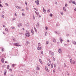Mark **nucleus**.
Returning a JSON list of instances; mask_svg holds the SVG:
<instances>
[{
  "mask_svg": "<svg viewBox=\"0 0 76 76\" xmlns=\"http://www.w3.org/2000/svg\"><path fill=\"white\" fill-rule=\"evenodd\" d=\"M49 54H50V55H53V54H54V52H53L51 50H50L49 51Z\"/></svg>",
  "mask_w": 76,
  "mask_h": 76,
  "instance_id": "nucleus-1",
  "label": "nucleus"
},
{
  "mask_svg": "<svg viewBox=\"0 0 76 76\" xmlns=\"http://www.w3.org/2000/svg\"><path fill=\"white\" fill-rule=\"evenodd\" d=\"M70 61L71 64H75V62L74 61H73L72 62V60L70 59Z\"/></svg>",
  "mask_w": 76,
  "mask_h": 76,
  "instance_id": "nucleus-2",
  "label": "nucleus"
},
{
  "mask_svg": "<svg viewBox=\"0 0 76 76\" xmlns=\"http://www.w3.org/2000/svg\"><path fill=\"white\" fill-rule=\"evenodd\" d=\"M14 45H15V46H17V47H18V46H19V43H14Z\"/></svg>",
  "mask_w": 76,
  "mask_h": 76,
  "instance_id": "nucleus-3",
  "label": "nucleus"
},
{
  "mask_svg": "<svg viewBox=\"0 0 76 76\" xmlns=\"http://www.w3.org/2000/svg\"><path fill=\"white\" fill-rule=\"evenodd\" d=\"M35 3L37 4V5H39V1H35Z\"/></svg>",
  "mask_w": 76,
  "mask_h": 76,
  "instance_id": "nucleus-4",
  "label": "nucleus"
},
{
  "mask_svg": "<svg viewBox=\"0 0 76 76\" xmlns=\"http://www.w3.org/2000/svg\"><path fill=\"white\" fill-rule=\"evenodd\" d=\"M1 62H2V63H4V58H2L1 59Z\"/></svg>",
  "mask_w": 76,
  "mask_h": 76,
  "instance_id": "nucleus-5",
  "label": "nucleus"
},
{
  "mask_svg": "<svg viewBox=\"0 0 76 76\" xmlns=\"http://www.w3.org/2000/svg\"><path fill=\"white\" fill-rule=\"evenodd\" d=\"M26 36H27V37H29L30 35H29V34L28 33H26Z\"/></svg>",
  "mask_w": 76,
  "mask_h": 76,
  "instance_id": "nucleus-6",
  "label": "nucleus"
},
{
  "mask_svg": "<svg viewBox=\"0 0 76 76\" xmlns=\"http://www.w3.org/2000/svg\"><path fill=\"white\" fill-rule=\"evenodd\" d=\"M37 48L38 50H41L42 49V48L41 47H38Z\"/></svg>",
  "mask_w": 76,
  "mask_h": 76,
  "instance_id": "nucleus-7",
  "label": "nucleus"
},
{
  "mask_svg": "<svg viewBox=\"0 0 76 76\" xmlns=\"http://www.w3.org/2000/svg\"><path fill=\"white\" fill-rule=\"evenodd\" d=\"M58 52L59 53H61V49H59L58 50Z\"/></svg>",
  "mask_w": 76,
  "mask_h": 76,
  "instance_id": "nucleus-8",
  "label": "nucleus"
},
{
  "mask_svg": "<svg viewBox=\"0 0 76 76\" xmlns=\"http://www.w3.org/2000/svg\"><path fill=\"white\" fill-rule=\"evenodd\" d=\"M43 11L44 13H46V10H45V9H44V8H43Z\"/></svg>",
  "mask_w": 76,
  "mask_h": 76,
  "instance_id": "nucleus-9",
  "label": "nucleus"
},
{
  "mask_svg": "<svg viewBox=\"0 0 76 76\" xmlns=\"http://www.w3.org/2000/svg\"><path fill=\"white\" fill-rule=\"evenodd\" d=\"M40 69L39 68V66H37V70H39Z\"/></svg>",
  "mask_w": 76,
  "mask_h": 76,
  "instance_id": "nucleus-10",
  "label": "nucleus"
},
{
  "mask_svg": "<svg viewBox=\"0 0 76 76\" xmlns=\"http://www.w3.org/2000/svg\"><path fill=\"white\" fill-rule=\"evenodd\" d=\"M53 41L54 42H56V40L55 39H53Z\"/></svg>",
  "mask_w": 76,
  "mask_h": 76,
  "instance_id": "nucleus-11",
  "label": "nucleus"
},
{
  "mask_svg": "<svg viewBox=\"0 0 76 76\" xmlns=\"http://www.w3.org/2000/svg\"><path fill=\"white\" fill-rule=\"evenodd\" d=\"M60 41L61 42H63V39H61V37L60 38Z\"/></svg>",
  "mask_w": 76,
  "mask_h": 76,
  "instance_id": "nucleus-12",
  "label": "nucleus"
},
{
  "mask_svg": "<svg viewBox=\"0 0 76 76\" xmlns=\"http://www.w3.org/2000/svg\"><path fill=\"white\" fill-rule=\"evenodd\" d=\"M16 7L17 9H20V7H18V6H16Z\"/></svg>",
  "mask_w": 76,
  "mask_h": 76,
  "instance_id": "nucleus-13",
  "label": "nucleus"
},
{
  "mask_svg": "<svg viewBox=\"0 0 76 76\" xmlns=\"http://www.w3.org/2000/svg\"><path fill=\"white\" fill-rule=\"evenodd\" d=\"M15 66H16V64H12V67H14Z\"/></svg>",
  "mask_w": 76,
  "mask_h": 76,
  "instance_id": "nucleus-14",
  "label": "nucleus"
},
{
  "mask_svg": "<svg viewBox=\"0 0 76 76\" xmlns=\"http://www.w3.org/2000/svg\"><path fill=\"white\" fill-rule=\"evenodd\" d=\"M7 72V70H5V72H4V75L5 76H6V73Z\"/></svg>",
  "mask_w": 76,
  "mask_h": 76,
  "instance_id": "nucleus-15",
  "label": "nucleus"
},
{
  "mask_svg": "<svg viewBox=\"0 0 76 76\" xmlns=\"http://www.w3.org/2000/svg\"><path fill=\"white\" fill-rule=\"evenodd\" d=\"M45 69L46 71H47V72H48V68H47V66L45 67Z\"/></svg>",
  "mask_w": 76,
  "mask_h": 76,
  "instance_id": "nucleus-16",
  "label": "nucleus"
},
{
  "mask_svg": "<svg viewBox=\"0 0 76 76\" xmlns=\"http://www.w3.org/2000/svg\"><path fill=\"white\" fill-rule=\"evenodd\" d=\"M29 44V42H28V41L26 42V45H28V44Z\"/></svg>",
  "mask_w": 76,
  "mask_h": 76,
  "instance_id": "nucleus-17",
  "label": "nucleus"
},
{
  "mask_svg": "<svg viewBox=\"0 0 76 76\" xmlns=\"http://www.w3.org/2000/svg\"><path fill=\"white\" fill-rule=\"evenodd\" d=\"M72 3L73 4H74L75 5L76 4V2L75 1H72Z\"/></svg>",
  "mask_w": 76,
  "mask_h": 76,
  "instance_id": "nucleus-18",
  "label": "nucleus"
},
{
  "mask_svg": "<svg viewBox=\"0 0 76 76\" xmlns=\"http://www.w3.org/2000/svg\"><path fill=\"white\" fill-rule=\"evenodd\" d=\"M35 13L37 15H39V13L38 12H35Z\"/></svg>",
  "mask_w": 76,
  "mask_h": 76,
  "instance_id": "nucleus-19",
  "label": "nucleus"
},
{
  "mask_svg": "<svg viewBox=\"0 0 76 76\" xmlns=\"http://www.w3.org/2000/svg\"><path fill=\"white\" fill-rule=\"evenodd\" d=\"M40 45H41V44H40V43H39L38 44V47H40Z\"/></svg>",
  "mask_w": 76,
  "mask_h": 76,
  "instance_id": "nucleus-20",
  "label": "nucleus"
},
{
  "mask_svg": "<svg viewBox=\"0 0 76 76\" xmlns=\"http://www.w3.org/2000/svg\"><path fill=\"white\" fill-rule=\"evenodd\" d=\"M39 61H40V62L41 63V64H42V61H41V60L39 59Z\"/></svg>",
  "mask_w": 76,
  "mask_h": 76,
  "instance_id": "nucleus-21",
  "label": "nucleus"
},
{
  "mask_svg": "<svg viewBox=\"0 0 76 76\" xmlns=\"http://www.w3.org/2000/svg\"><path fill=\"white\" fill-rule=\"evenodd\" d=\"M39 23H38L37 25V27H38V26H39Z\"/></svg>",
  "mask_w": 76,
  "mask_h": 76,
  "instance_id": "nucleus-22",
  "label": "nucleus"
},
{
  "mask_svg": "<svg viewBox=\"0 0 76 76\" xmlns=\"http://www.w3.org/2000/svg\"><path fill=\"white\" fill-rule=\"evenodd\" d=\"M51 68H53V63H52L51 65Z\"/></svg>",
  "mask_w": 76,
  "mask_h": 76,
  "instance_id": "nucleus-23",
  "label": "nucleus"
},
{
  "mask_svg": "<svg viewBox=\"0 0 76 76\" xmlns=\"http://www.w3.org/2000/svg\"><path fill=\"white\" fill-rule=\"evenodd\" d=\"M31 33H32V35L34 34V31H33V30H31Z\"/></svg>",
  "mask_w": 76,
  "mask_h": 76,
  "instance_id": "nucleus-24",
  "label": "nucleus"
},
{
  "mask_svg": "<svg viewBox=\"0 0 76 76\" xmlns=\"http://www.w3.org/2000/svg\"><path fill=\"white\" fill-rule=\"evenodd\" d=\"M49 43V42L48 41H47L46 42V44H48Z\"/></svg>",
  "mask_w": 76,
  "mask_h": 76,
  "instance_id": "nucleus-25",
  "label": "nucleus"
},
{
  "mask_svg": "<svg viewBox=\"0 0 76 76\" xmlns=\"http://www.w3.org/2000/svg\"><path fill=\"white\" fill-rule=\"evenodd\" d=\"M34 29H35V32H37V29H36V28H35V27H34Z\"/></svg>",
  "mask_w": 76,
  "mask_h": 76,
  "instance_id": "nucleus-26",
  "label": "nucleus"
},
{
  "mask_svg": "<svg viewBox=\"0 0 76 76\" xmlns=\"http://www.w3.org/2000/svg\"><path fill=\"white\" fill-rule=\"evenodd\" d=\"M50 12V10L48 9L47 11V12L49 13V12Z\"/></svg>",
  "mask_w": 76,
  "mask_h": 76,
  "instance_id": "nucleus-27",
  "label": "nucleus"
},
{
  "mask_svg": "<svg viewBox=\"0 0 76 76\" xmlns=\"http://www.w3.org/2000/svg\"><path fill=\"white\" fill-rule=\"evenodd\" d=\"M5 31H7V32H8V29L7 28H5Z\"/></svg>",
  "mask_w": 76,
  "mask_h": 76,
  "instance_id": "nucleus-28",
  "label": "nucleus"
},
{
  "mask_svg": "<svg viewBox=\"0 0 76 76\" xmlns=\"http://www.w3.org/2000/svg\"><path fill=\"white\" fill-rule=\"evenodd\" d=\"M61 15H63V12H61Z\"/></svg>",
  "mask_w": 76,
  "mask_h": 76,
  "instance_id": "nucleus-29",
  "label": "nucleus"
},
{
  "mask_svg": "<svg viewBox=\"0 0 76 76\" xmlns=\"http://www.w3.org/2000/svg\"><path fill=\"white\" fill-rule=\"evenodd\" d=\"M63 10L64 11H66V8L64 7H63Z\"/></svg>",
  "mask_w": 76,
  "mask_h": 76,
  "instance_id": "nucleus-30",
  "label": "nucleus"
},
{
  "mask_svg": "<svg viewBox=\"0 0 76 76\" xmlns=\"http://www.w3.org/2000/svg\"><path fill=\"white\" fill-rule=\"evenodd\" d=\"M1 50L2 51H4V48H2L1 49Z\"/></svg>",
  "mask_w": 76,
  "mask_h": 76,
  "instance_id": "nucleus-31",
  "label": "nucleus"
},
{
  "mask_svg": "<svg viewBox=\"0 0 76 76\" xmlns=\"http://www.w3.org/2000/svg\"><path fill=\"white\" fill-rule=\"evenodd\" d=\"M72 0H71V1H69V3H72Z\"/></svg>",
  "mask_w": 76,
  "mask_h": 76,
  "instance_id": "nucleus-32",
  "label": "nucleus"
},
{
  "mask_svg": "<svg viewBox=\"0 0 76 76\" xmlns=\"http://www.w3.org/2000/svg\"><path fill=\"white\" fill-rule=\"evenodd\" d=\"M0 7H3V6L1 5V4H0Z\"/></svg>",
  "mask_w": 76,
  "mask_h": 76,
  "instance_id": "nucleus-33",
  "label": "nucleus"
},
{
  "mask_svg": "<svg viewBox=\"0 0 76 76\" xmlns=\"http://www.w3.org/2000/svg\"><path fill=\"white\" fill-rule=\"evenodd\" d=\"M73 44H76V43L75 42H73Z\"/></svg>",
  "mask_w": 76,
  "mask_h": 76,
  "instance_id": "nucleus-34",
  "label": "nucleus"
},
{
  "mask_svg": "<svg viewBox=\"0 0 76 76\" xmlns=\"http://www.w3.org/2000/svg\"><path fill=\"white\" fill-rule=\"evenodd\" d=\"M9 67H10L8 65V66H7V69H9Z\"/></svg>",
  "mask_w": 76,
  "mask_h": 76,
  "instance_id": "nucleus-35",
  "label": "nucleus"
},
{
  "mask_svg": "<svg viewBox=\"0 0 76 76\" xmlns=\"http://www.w3.org/2000/svg\"><path fill=\"white\" fill-rule=\"evenodd\" d=\"M66 64L64 63V67H66Z\"/></svg>",
  "mask_w": 76,
  "mask_h": 76,
  "instance_id": "nucleus-36",
  "label": "nucleus"
},
{
  "mask_svg": "<svg viewBox=\"0 0 76 76\" xmlns=\"http://www.w3.org/2000/svg\"><path fill=\"white\" fill-rule=\"evenodd\" d=\"M45 35H47V32H46L45 34Z\"/></svg>",
  "mask_w": 76,
  "mask_h": 76,
  "instance_id": "nucleus-37",
  "label": "nucleus"
},
{
  "mask_svg": "<svg viewBox=\"0 0 76 76\" xmlns=\"http://www.w3.org/2000/svg\"><path fill=\"white\" fill-rule=\"evenodd\" d=\"M5 5L7 6H9V5H8V4H7V3H6L5 4Z\"/></svg>",
  "mask_w": 76,
  "mask_h": 76,
  "instance_id": "nucleus-38",
  "label": "nucleus"
},
{
  "mask_svg": "<svg viewBox=\"0 0 76 76\" xmlns=\"http://www.w3.org/2000/svg\"><path fill=\"white\" fill-rule=\"evenodd\" d=\"M53 61H55V58H53Z\"/></svg>",
  "mask_w": 76,
  "mask_h": 76,
  "instance_id": "nucleus-39",
  "label": "nucleus"
},
{
  "mask_svg": "<svg viewBox=\"0 0 76 76\" xmlns=\"http://www.w3.org/2000/svg\"><path fill=\"white\" fill-rule=\"evenodd\" d=\"M41 53L42 54V55L43 54V51H41Z\"/></svg>",
  "mask_w": 76,
  "mask_h": 76,
  "instance_id": "nucleus-40",
  "label": "nucleus"
},
{
  "mask_svg": "<svg viewBox=\"0 0 76 76\" xmlns=\"http://www.w3.org/2000/svg\"><path fill=\"white\" fill-rule=\"evenodd\" d=\"M47 65H48V66H50V64H49V63H48L47 64Z\"/></svg>",
  "mask_w": 76,
  "mask_h": 76,
  "instance_id": "nucleus-41",
  "label": "nucleus"
},
{
  "mask_svg": "<svg viewBox=\"0 0 76 76\" xmlns=\"http://www.w3.org/2000/svg\"><path fill=\"white\" fill-rule=\"evenodd\" d=\"M56 66H57L56 64H55L54 65V67H56Z\"/></svg>",
  "mask_w": 76,
  "mask_h": 76,
  "instance_id": "nucleus-42",
  "label": "nucleus"
},
{
  "mask_svg": "<svg viewBox=\"0 0 76 76\" xmlns=\"http://www.w3.org/2000/svg\"><path fill=\"white\" fill-rule=\"evenodd\" d=\"M13 40L14 41H15V38H13Z\"/></svg>",
  "mask_w": 76,
  "mask_h": 76,
  "instance_id": "nucleus-43",
  "label": "nucleus"
},
{
  "mask_svg": "<svg viewBox=\"0 0 76 76\" xmlns=\"http://www.w3.org/2000/svg\"><path fill=\"white\" fill-rule=\"evenodd\" d=\"M2 17L3 18H4V16L3 15H2Z\"/></svg>",
  "mask_w": 76,
  "mask_h": 76,
  "instance_id": "nucleus-44",
  "label": "nucleus"
},
{
  "mask_svg": "<svg viewBox=\"0 0 76 76\" xmlns=\"http://www.w3.org/2000/svg\"><path fill=\"white\" fill-rule=\"evenodd\" d=\"M9 70L10 72H12V69H10Z\"/></svg>",
  "mask_w": 76,
  "mask_h": 76,
  "instance_id": "nucleus-45",
  "label": "nucleus"
},
{
  "mask_svg": "<svg viewBox=\"0 0 76 76\" xmlns=\"http://www.w3.org/2000/svg\"><path fill=\"white\" fill-rule=\"evenodd\" d=\"M52 14H50V16L51 17H52Z\"/></svg>",
  "mask_w": 76,
  "mask_h": 76,
  "instance_id": "nucleus-46",
  "label": "nucleus"
},
{
  "mask_svg": "<svg viewBox=\"0 0 76 76\" xmlns=\"http://www.w3.org/2000/svg\"><path fill=\"white\" fill-rule=\"evenodd\" d=\"M45 28H46V30H47V29H48V27H46Z\"/></svg>",
  "mask_w": 76,
  "mask_h": 76,
  "instance_id": "nucleus-47",
  "label": "nucleus"
},
{
  "mask_svg": "<svg viewBox=\"0 0 76 76\" xmlns=\"http://www.w3.org/2000/svg\"><path fill=\"white\" fill-rule=\"evenodd\" d=\"M15 16H17V15H16V13H15Z\"/></svg>",
  "mask_w": 76,
  "mask_h": 76,
  "instance_id": "nucleus-48",
  "label": "nucleus"
},
{
  "mask_svg": "<svg viewBox=\"0 0 76 76\" xmlns=\"http://www.w3.org/2000/svg\"><path fill=\"white\" fill-rule=\"evenodd\" d=\"M53 72H54V73H55V72H56V70L55 69L53 70Z\"/></svg>",
  "mask_w": 76,
  "mask_h": 76,
  "instance_id": "nucleus-49",
  "label": "nucleus"
},
{
  "mask_svg": "<svg viewBox=\"0 0 76 76\" xmlns=\"http://www.w3.org/2000/svg\"><path fill=\"white\" fill-rule=\"evenodd\" d=\"M11 28L12 29H15V27H12Z\"/></svg>",
  "mask_w": 76,
  "mask_h": 76,
  "instance_id": "nucleus-50",
  "label": "nucleus"
},
{
  "mask_svg": "<svg viewBox=\"0 0 76 76\" xmlns=\"http://www.w3.org/2000/svg\"><path fill=\"white\" fill-rule=\"evenodd\" d=\"M26 10H29V8H28V7H26Z\"/></svg>",
  "mask_w": 76,
  "mask_h": 76,
  "instance_id": "nucleus-51",
  "label": "nucleus"
},
{
  "mask_svg": "<svg viewBox=\"0 0 76 76\" xmlns=\"http://www.w3.org/2000/svg\"><path fill=\"white\" fill-rule=\"evenodd\" d=\"M22 15H23L24 16H25V13H22Z\"/></svg>",
  "mask_w": 76,
  "mask_h": 76,
  "instance_id": "nucleus-52",
  "label": "nucleus"
},
{
  "mask_svg": "<svg viewBox=\"0 0 76 76\" xmlns=\"http://www.w3.org/2000/svg\"><path fill=\"white\" fill-rule=\"evenodd\" d=\"M59 44H60V42H58L57 43V44L58 45Z\"/></svg>",
  "mask_w": 76,
  "mask_h": 76,
  "instance_id": "nucleus-53",
  "label": "nucleus"
},
{
  "mask_svg": "<svg viewBox=\"0 0 76 76\" xmlns=\"http://www.w3.org/2000/svg\"><path fill=\"white\" fill-rule=\"evenodd\" d=\"M65 6L66 7H67V4H65Z\"/></svg>",
  "mask_w": 76,
  "mask_h": 76,
  "instance_id": "nucleus-54",
  "label": "nucleus"
},
{
  "mask_svg": "<svg viewBox=\"0 0 76 76\" xmlns=\"http://www.w3.org/2000/svg\"><path fill=\"white\" fill-rule=\"evenodd\" d=\"M3 26L4 28H5L6 27V26L5 25H3Z\"/></svg>",
  "mask_w": 76,
  "mask_h": 76,
  "instance_id": "nucleus-55",
  "label": "nucleus"
},
{
  "mask_svg": "<svg viewBox=\"0 0 76 76\" xmlns=\"http://www.w3.org/2000/svg\"><path fill=\"white\" fill-rule=\"evenodd\" d=\"M25 4H26V6H27V3H26V2H25Z\"/></svg>",
  "mask_w": 76,
  "mask_h": 76,
  "instance_id": "nucleus-56",
  "label": "nucleus"
},
{
  "mask_svg": "<svg viewBox=\"0 0 76 76\" xmlns=\"http://www.w3.org/2000/svg\"><path fill=\"white\" fill-rule=\"evenodd\" d=\"M33 19H35V16H33Z\"/></svg>",
  "mask_w": 76,
  "mask_h": 76,
  "instance_id": "nucleus-57",
  "label": "nucleus"
},
{
  "mask_svg": "<svg viewBox=\"0 0 76 76\" xmlns=\"http://www.w3.org/2000/svg\"><path fill=\"white\" fill-rule=\"evenodd\" d=\"M67 42H69V40H67Z\"/></svg>",
  "mask_w": 76,
  "mask_h": 76,
  "instance_id": "nucleus-58",
  "label": "nucleus"
},
{
  "mask_svg": "<svg viewBox=\"0 0 76 76\" xmlns=\"http://www.w3.org/2000/svg\"><path fill=\"white\" fill-rule=\"evenodd\" d=\"M5 63H7V61H5Z\"/></svg>",
  "mask_w": 76,
  "mask_h": 76,
  "instance_id": "nucleus-59",
  "label": "nucleus"
},
{
  "mask_svg": "<svg viewBox=\"0 0 76 76\" xmlns=\"http://www.w3.org/2000/svg\"><path fill=\"white\" fill-rule=\"evenodd\" d=\"M74 10H75V11H76V8H75V9Z\"/></svg>",
  "mask_w": 76,
  "mask_h": 76,
  "instance_id": "nucleus-60",
  "label": "nucleus"
},
{
  "mask_svg": "<svg viewBox=\"0 0 76 76\" xmlns=\"http://www.w3.org/2000/svg\"><path fill=\"white\" fill-rule=\"evenodd\" d=\"M69 34H67L66 35L67 37H68V36H69Z\"/></svg>",
  "mask_w": 76,
  "mask_h": 76,
  "instance_id": "nucleus-61",
  "label": "nucleus"
},
{
  "mask_svg": "<svg viewBox=\"0 0 76 76\" xmlns=\"http://www.w3.org/2000/svg\"><path fill=\"white\" fill-rule=\"evenodd\" d=\"M22 11H24V9H22Z\"/></svg>",
  "mask_w": 76,
  "mask_h": 76,
  "instance_id": "nucleus-62",
  "label": "nucleus"
},
{
  "mask_svg": "<svg viewBox=\"0 0 76 76\" xmlns=\"http://www.w3.org/2000/svg\"><path fill=\"white\" fill-rule=\"evenodd\" d=\"M3 34H6V33H4V32L3 33Z\"/></svg>",
  "mask_w": 76,
  "mask_h": 76,
  "instance_id": "nucleus-63",
  "label": "nucleus"
},
{
  "mask_svg": "<svg viewBox=\"0 0 76 76\" xmlns=\"http://www.w3.org/2000/svg\"><path fill=\"white\" fill-rule=\"evenodd\" d=\"M41 15H39V18H41Z\"/></svg>",
  "mask_w": 76,
  "mask_h": 76,
  "instance_id": "nucleus-64",
  "label": "nucleus"
}]
</instances>
